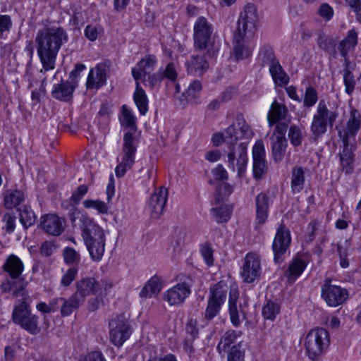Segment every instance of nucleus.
Instances as JSON below:
<instances>
[{
    "instance_id": "11",
    "label": "nucleus",
    "mask_w": 361,
    "mask_h": 361,
    "mask_svg": "<svg viewBox=\"0 0 361 361\" xmlns=\"http://www.w3.org/2000/svg\"><path fill=\"white\" fill-rule=\"evenodd\" d=\"M109 326L110 341L116 346H121L131 334L128 319L123 314L113 318Z\"/></svg>"
},
{
    "instance_id": "1",
    "label": "nucleus",
    "mask_w": 361,
    "mask_h": 361,
    "mask_svg": "<svg viewBox=\"0 0 361 361\" xmlns=\"http://www.w3.org/2000/svg\"><path fill=\"white\" fill-rule=\"evenodd\" d=\"M68 41V35L61 27H50L39 30L37 34V52L42 65L40 73L55 68L56 59L61 46Z\"/></svg>"
},
{
    "instance_id": "40",
    "label": "nucleus",
    "mask_w": 361,
    "mask_h": 361,
    "mask_svg": "<svg viewBox=\"0 0 361 361\" xmlns=\"http://www.w3.org/2000/svg\"><path fill=\"white\" fill-rule=\"evenodd\" d=\"M269 71L276 84L281 85L288 82V78L278 61L269 66Z\"/></svg>"
},
{
    "instance_id": "12",
    "label": "nucleus",
    "mask_w": 361,
    "mask_h": 361,
    "mask_svg": "<svg viewBox=\"0 0 361 361\" xmlns=\"http://www.w3.org/2000/svg\"><path fill=\"white\" fill-rule=\"evenodd\" d=\"M331 283V279L329 278L324 281L322 286V297L329 306L337 307L348 299V292L345 288Z\"/></svg>"
},
{
    "instance_id": "50",
    "label": "nucleus",
    "mask_w": 361,
    "mask_h": 361,
    "mask_svg": "<svg viewBox=\"0 0 361 361\" xmlns=\"http://www.w3.org/2000/svg\"><path fill=\"white\" fill-rule=\"evenodd\" d=\"M343 77L345 85V91L348 95H351L356 85L355 77L348 68H345L343 70Z\"/></svg>"
},
{
    "instance_id": "16",
    "label": "nucleus",
    "mask_w": 361,
    "mask_h": 361,
    "mask_svg": "<svg viewBox=\"0 0 361 361\" xmlns=\"http://www.w3.org/2000/svg\"><path fill=\"white\" fill-rule=\"evenodd\" d=\"M253 157V176L257 180L262 178L267 172V165L265 160V152L264 143L262 140H257L252 148Z\"/></svg>"
},
{
    "instance_id": "36",
    "label": "nucleus",
    "mask_w": 361,
    "mask_h": 361,
    "mask_svg": "<svg viewBox=\"0 0 361 361\" xmlns=\"http://www.w3.org/2000/svg\"><path fill=\"white\" fill-rule=\"evenodd\" d=\"M134 102L142 115L148 111V99L145 92L141 87L138 81H136V88L133 94Z\"/></svg>"
},
{
    "instance_id": "48",
    "label": "nucleus",
    "mask_w": 361,
    "mask_h": 361,
    "mask_svg": "<svg viewBox=\"0 0 361 361\" xmlns=\"http://www.w3.org/2000/svg\"><path fill=\"white\" fill-rule=\"evenodd\" d=\"M202 84L199 80L193 81L183 93V96L189 102H194L202 90Z\"/></svg>"
},
{
    "instance_id": "37",
    "label": "nucleus",
    "mask_w": 361,
    "mask_h": 361,
    "mask_svg": "<svg viewBox=\"0 0 361 361\" xmlns=\"http://www.w3.org/2000/svg\"><path fill=\"white\" fill-rule=\"evenodd\" d=\"M257 59L263 66H270L277 61L273 48L268 44H264L260 48Z\"/></svg>"
},
{
    "instance_id": "8",
    "label": "nucleus",
    "mask_w": 361,
    "mask_h": 361,
    "mask_svg": "<svg viewBox=\"0 0 361 361\" xmlns=\"http://www.w3.org/2000/svg\"><path fill=\"white\" fill-rule=\"evenodd\" d=\"M329 344V332L323 328L310 331L305 338L306 351L312 360H317L328 348Z\"/></svg>"
},
{
    "instance_id": "21",
    "label": "nucleus",
    "mask_w": 361,
    "mask_h": 361,
    "mask_svg": "<svg viewBox=\"0 0 361 361\" xmlns=\"http://www.w3.org/2000/svg\"><path fill=\"white\" fill-rule=\"evenodd\" d=\"M234 33L233 39L232 56L236 61L244 60L249 58L252 53L253 48L249 44L248 40L251 37H246L243 35Z\"/></svg>"
},
{
    "instance_id": "27",
    "label": "nucleus",
    "mask_w": 361,
    "mask_h": 361,
    "mask_svg": "<svg viewBox=\"0 0 361 361\" xmlns=\"http://www.w3.org/2000/svg\"><path fill=\"white\" fill-rule=\"evenodd\" d=\"M76 82L73 80L61 81V83L54 85L51 91L52 96L59 100L68 101L71 97L75 88L76 87Z\"/></svg>"
},
{
    "instance_id": "55",
    "label": "nucleus",
    "mask_w": 361,
    "mask_h": 361,
    "mask_svg": "<svg viewBox=\"0 0 361 361\" xmlns=\"http://www.w3.org/2000/svg\"><path fill=\"white\" fill-rule=\"evenodd\" d=\"M159 72L163 80L166 78L171 82H175L178 77L176 66L173 62L168 63L166 68L159 70Z\"/></svg>"
},
{
    "instance_id": "5",
    "label": "nucleus",
    "mask_w": 361,
    "mask_h": 361,
    "mask_svg": "<svg viewBox=\"0 0 361 361\" xmlns=\"http://www.w3.org/2000/svg\"><path fill=\"white\" fill-rule=\"evenodd\" d=\"M213 27L204 17H199L194 25L195 51H206L209 57L214 56L219 51V46L212 41Z\"/></svg>"
},
{
    "instance_id": "9",
    "label": "nucleus",
    "mask_w": 361,
    "mask_h": 361,
    "mask_svg": "<svg viewBox=\"0 0 361 361\" xmlns=\"http://www.w3.org/2000/svg\"><path fill=\"white\" fill-rule=\"evenodd\" d=\"M137 145L135 138L131 132H126L123 136V143L121 154V161L115 169L117 177H123L127 171L135 164Z\"/></svg>"
},
{
    "instance_id": "30",
    "label": "nucleus",
    "mask_w": 361,
    "mask_h": 361,
    "mask_svg": "<svg viewBox=\"0 0 361 361\" xmlns=\"http://www.w3.org/2000/svg\"><path fill=\"white\" fill-rule=\"evenodd\" d=\"M228 290V287L226 283H218L210 288L208 300L221 306L226 300Z\"/></svg>"
},
{
    "instance_id": "64",
    "label": "nucleus",
    "mask_w": 361,
    "mask_h": 361,
    "mask_svg": "<svg viewBox=\"0 0 361 361\" xmlns=\"http://www.w3.org/2000/svg\"><path fill=\"white\" fill-rule=\"evenodd\" d=\"M356 14V20L361 23V0H345Z\"/></svg>"
},
{
    "instance_id": "42",
    "label": "nucleus",
    "mask_w": 361,
    "mask_h": 361,
    "mask_svg": "<svg viewBox=\"0 0 361 361\" xmlns=\"http://www.w3.org/2000/svg\"><path fill=\"white\" fill-rule=\"evenodd\" d=\"M307 267V263L305 260L295 258L289 265L288 267V278L291 280H295L303 272Z\"/></svg>"
},
{
    "instance_id": "25",
    "label": "nucleus",
    "mask_w": 361,
    "mask_h": 361,
    "mask_svg": "<svg viewBox=\"0 0 361 361\" xmlns=\"http://www.w3.org/2000/svg\"><path fill=\"white\" fill-rule=\"evenodd\" d=\"M271 201L267 194L261 192L255 198L256 219L259 224H264L268 218V211Z\"/></svg>"
},
{
    "instance_id": "53",
    "label": "nucleus",
    "mask_w": 361,
    "mask_h": 361,
    "mask_svg": "<svg viewBox=\"0 0 361 361\" xmlns=\"http://www.w3.org/2000/svg\"><path fill=\"white\" fill-rule=\"evenodd\" d=\"M318 101V94L313 87L306 88L303 99V106L305 107L313 106Z\"/></svg>"
},
{
    "instance_id": "4",
    "label": "nucleus",
    "mask_w": 361,
    "mask_h": 361,
    "mask_svg": "<svg viewBox=\"0 0 361 361\" xmlns=\"http://www.w3.org/2000/svg\"><path fill=\"white\" fill-rule=\"evenodd\" d=\"M22 297V299L18 300L14 305L12 320L30 334H37L40 331L39 317L32 313L30 305L27 302L30 299L27 293L25 292V295Z\"/></svg>"
},
{
    "instance_id": "17",
    "label": "nucleus",
    "mask_w": 361,
    "mask_h": 361,
    "mask_svg": "<svg viewBox=\"0 0 361 361\" xmlns=\"http://www.w3.org/2000/svg\"><path fill=\"white\" fill-rule=\"evenodd\" d=\"M241 276L247 283L253 282L260 274V260L257 255L248 253L244 259Z\"/></svg>"
},
{
    "instance_id": "31",
    "label": "nucleus",
    "mask_w": 361,
    "mask_h": 361,
    "mask_svg": "<svg viewBox=\"0 0 361 361\" xmlns=\"http://www.w3.org/2000/svg\"><path fill=\"white\" fill-rule=\"evenodd\" d=\"M162 288V282L160 277L152 276L142 288L140 295L144 298H152L159 293Z\"/></svg>"
},
{
    "instance_id": "62",
    "label": "nucleus",
    "mask_w": 361,
    "mask_h": 361,
    "mask_svg": "<svg viewBox=\"0 0 361 361\" xmlns=\"http://www.w3.org/2000/svg\"><path fill=\"white\" fill-rule=\"evenodd\" d=\"M87 192H88L87 185H80L73 192V195H72L71 199L75 204H77L80 202V200L87 193Z\"/></svg>"
},
{
    "instance_id": "56",
    "label": "nucleus",
    "mask_w": 361,
    "mask_h": 361,
    "mask_svg": "<svg viewBox=\"0 0 361 361\" xmlns=\"http://www.w3.org/2000/svg\"><path fill=\"white\" fill-rule=\"evenodd\" d=\"M187 235L186 232L184 230H180L177 234V238L176 240L172 241L171 247H173V255L176 257L181 251V247L184 243V239Z\"/></svg>"
},
{
    "instance_id": "26",
    "label": "nucleus",
    "mask_w": 361,
    "mask_h": 361,
    "mask_svg": "<svg viewBox=\"0 0 361 361\" xmlns=\"http://www.w3.org/2000/svg\"><path fill=\"white\" fill-rule=\"evenodd\" d=\"M157 63V59L154 55H147L137 63V68L132 69V75L135 81H138L142 76L146 77L148 71L153 70Z\"/></svg>"
},
{
    "instance_id": "59",
    "label": "nucleus",
    "mask_w": 361,
    "mask_h": 361,
    "mask_svg": "<svg viewBox=\"0 0 361 361\" xmlns=\"http://www.w3.org/2000/svg\"><path fill=\"white\" fill-rule=\"evenodd\" d=\"M200 252L202 257L204 258L205 263L208 266H212L214 264V251L212 247L209 244H203L201 245Z\"/></svg>"
},
{
    "instance_id": "51",
    "label": "nucleus",
    "mask_w": 361,
    "mask_h": 361,
    "mask_svg": "<svg viewBox=\"0 0 361 361\" xmlns=\"http://www.w3.org/2000/svg\"><path fill=\"white\" fill-rule=\"evenodd\" d=\"M240 348V343L231 347L226 352L227 361H245V351Z\"/></svg>"
},
{
    "instance_id": "7",
    "label": "nucleus",
    "mask_w": 361,
    "mask_h": 361,
    "mask_svg": "<svg viewBox=\"0 0 361 361\" xmlns=\"http://www.w3.org/2000/svg\"><path fill=\"white\" fill-rule=\"evenodd\" d=\"M339 113L337 109H329L324 99H321L317 106L311 123V132L317 140L327 131V127H333Z\"/></svg>"
},
{
    "instance_id": "58",
    "label": "nucleus",
    "mask_w": 361,
    "mask_h": 361,
    "mask_svg": "<svg viewBox=\"0 0 361 361\" xmlns=\"http://www.w3.org/2000/svg\"><path fill=\"white\" fill-rule=\"evenodd\" d=\"M78 275V269L75 267L69 268L62 276L61 285L63 287L69 286L75 279Z\"/></svg>"
},
{
    "instance_id": "54",
    "label": "nucleus",
    "mask_w": 361,
    "mask_h": 361,
    "mask_svg": "<svg viewBox=\"0 0 361 361\" xmlns=\"http://www.w3.org/2000/svg\"><path fill=\"white\" fill-rule=\"evenodd\" d=\"M288 137L293 146H300L302 141V133L301 129L298 126H291L289 129Z\"/></svg>"
},
{
    "instance_id": "46",
    "label": "nucleus",
    "mask_w": 361,
    "mask_h": 361,
    "mask_svg": "<svg viewBox=\"0 0 361 361\" xmlns=\"http://www.w3.org/2000/svg\"><path fill=\"white\" fill-rule=\"evenodd\" d=\"M121 126L135 132L137 130L136 118L125 105L122 106V116L120 118Z\"/></svg>"
},
{
    "instance_id": "22",
    "label": "nucleus",
    "mask_w": 361,
    "mask_h": 361,
    "mask_svg": "<svg viewBox=\"0 0 361 361\" xmlns=\"http://www.w3.org/2000/svg\"><path fill=\"white\" fill-rule=\"evenodd\" d=\"M76 290L74 294L85 302L87 296L95 294L99 288V284L93 277H85L75 283Z\"/></svg>"
},
{
    "instance_id": "34",
    "label": "nucleus",
    "mask_w": 361,
    "mask_h": 361,
    "mask_svg": "<svg viewBox=\"0 0 361 361\" xmlns=\"http://www.w3.org/2000/svg\"><path fill=\"white\" fill-rule=\"evenodd\" d=\"M357 44V32L352 29L348 31L346 37L343 39L340 44L338 49L340 50L341 55L347 61V55L348 50L354 49Z\"/></svg>"
},
{
    "instance_id": "52",
    "label": "nucleus",
    "mask_w": 361,
    "mask_h": 361,
    "mask_svg": "<svg viewBox=\"0 0 361 361\" xmlns=\"http://www.w3.org/2000/svg\"><path fill=\"white\" fill-rule=\"evenodd\" d=\"M64 262L67 264L76 265L80 261V255L72 247H66L63 252Z\"/></svg>"
},
{
    "instance_id": "33",
    "label": "nucleus",
    "mask_w": 361,
    "mask_h": 361,
    "mask_svg": "<svg viewBox=\"0 0 361 361\" xmlns=\"http://www.w3.org/2000/svg\"><path fill=\"white\" fill-rule=\"evenodd\" d=\"M84 302L78 298L74 293L72 294L68 299L63 298L62 304L61 305V316L68 317L71 315Z\"/></svg>"
},
{
    "instance_id": "20",
    "label": "nucleus",
    "mask_w": 361,
    "mask_h": 361,
    "mask_svg": "<svg viewBox=\"0 0 361 361\" xmlns=\"http://www.w3.org/2000/svg\"><path fill=\"white\" fill-rule=\"evenodd\" d=\"M190 294V285L187 282L176 284L164 294V300L170 305L183 303Z\"/></svg>"
},
{
    "instance_id": "28",
    "label": "nucleus",
    "mask_w": 361,
    "mask_h": 361,
    "mask_svg": "<svg viewBox=\"0 0 361 361\" xmlns=\"http://www.w3.org/2000/svg\"><path fill=\"white\" fill-rule=\"evenodd\" d=\"M288 114L286 106L281 103L274 100L270 106L267 115V120L269 126H272L274 123L279 121L286 119Z\"/></svg>"
},
{
    "instance_id": "18",
    "label": "nucleus",
    "mask_w": 361,
    "mask_h": 361,
    "mask_svg": "<svg viewBox=\"0 0 361 361\" xmlns=\"http://www.w3.org/2000/svg\"><path fill=\"white\" fill-rule=\"evenodd\" d=\"M360 127L361 114L357 109H352L345 129L338 132V135L342 139L343 145H349V140L356 135Z\"/></svg>"
},
{
    "instance_id": "2",
    "label": "nucleus",
    "mask_w": 361,
    "mask_h": 361,
    "mask_svg": "<svg viewBox=\"0 0 361 361\" xmlns=\"http://www.w3.org/2000/svg\"><path fill=\"white\" fill-rule=\"evenodd\" d=\"M82 236L91 259L94 262L101 261L106 245L104 230L97 224L87 214L79 217Z\"/></svg>"
},
{
    "instance_id": "32",
    "label": "nucleus",
    "mask_w": 361,
    "mask_h": 361,
    "mask_svg": "<svg viewBox=\"0 0 361 361\" xmlns=\"http://www.w3.org/2000/svg\"><path fill=\"white\" fill-rule=\"evenodd\" d=\"M25 200L23 192L18 190H8L4 196V204L6 209H11L20 204Z\"/></svg>"
},
{
    "instance_id": "38",
    "label": "nucleus",
    "mask_w": 361,
    "mask_h": 361,
    "mask_svg": "<svg viewBox=\"0 0 361 361\" xmlns=\"http://www.w3.org/2000/svg\"><path fill=\"white\" fill-rule=\"evenodd\" d=\"M229 293L228 307L231 321L234 326H238L240 324V319L236 305L238 298V291L236 289H231Z\"/></svg>"
},
{
    "instance_id": "19",
    "label": "nucleus",
    "mask_w": 361,
    "mask_h": 361,
    "mask_svg": "<svg viewBox=\"0 0 361 361\" xmlns=\"http://www.w3.org/2000/svg\"><path fill=\"white\" fill-rule=\"evenodd\" d=\"M109 71V66L106 63H99L92 68L87 76V88L97 90L103 86L106 83Z\"/></svg>"
},
{
    "instance_id": "60",
    "label": "nucleus",
    "mask_w": 361,
    "mask_h": 361,
    "mask_svg": "<svg viewBox=\"0 0 361 361\" xmlns=\"http://www.w3.org/2000/svg\"><path fill=\"white\" fill-rule=\"evenodd\" d=\"M12 27V20L8 15L0 14V39L4 37V33L9 32Z\"/></svg>"
},
{
    "instance_id": "10",
    "label": "nucleus",
    "mask_w": 361,
    "mask_h": 361,
    "mask_svg": "<svg viewBox=\"0 0 361 361\" xmlns=\"http://www.w3.org/2000/svg\"><path fill=\"white\" fill-rule=\"evenodd\" d=\"M257 8L253 4H247L240 14L234 33L252 37L257 30Z\"/></svg>"
},
{
    "instance_id": "41",
    "label": "nucleus",
    "mask_w": 361,
    "mask_h": 361,
    "mask_svg": "<svg viewBox=\"0 0 361 361\" xmlns=\"http://www.w3.org/2000/svg\"><path fill=\"white\" fill-rule=\"evenodd\" d=\"M305 183V172L302 167H295L292 171L291 188L293 192H300Z\"/></svg>"
},
{
    "instance_id": "3",
    "label": "nucleus",
    "mask_w": 361,
    "mask_h": 361,
    "mask_svg": "<svg viewBox=\"0 0 361 361\" xmlns=\"http://www.w3.org/2000/svg\"><path fill=\"white\" fill-rule=\"evenodd\" d=\"M3 270L8 274V278L0 285L1 293L11 292L15 298L24 296L26 282L22 276L24 270L22 260L15 255H10L3 265Z\"/></svg>"
},
{
    "instance_id": "29",
    "label": "nucleus",
    "mask_w": 361,
    "mask_h": 361,
    "mask_svg": "<svg viewBox=\"0 0 361 361\" xmlns=\"http://www.w3.org/2000/svg\"><path fill=\"white\" fill-rule=\"evenodd\" d=\"M242 332L240 331L228 330L221 337L218 345L217 351L221 355L231 348V344L234 343L238 338L240 337Z\"/></svg>"
},
{
    "instance_id": "13",
    "label": "nucleus",
    "mask_w": 361,
    "mask_h": 361,
    "mask_svg": "<svg viewBox=\"0 0 361 361\" xmlns=\"http://www.w3.org/2000/svg\"><path fill=\"white\" fill-rule=\"evenodd\" d=\"M290 242L289 229L283 224H281L277 228L272 244L274 260L276 263H281L283 261V255L288 249Z\"/></svg>"
},
{
    "instance_id": "43",
    "label": "nucleus",
    "mask_w": 361,
    "mask_h": 361,
    "mask_svg": "<svg viewBox=\"0 0 361 361\" xmlns=\"http://www.w3.org/2000/svg\"><path fill=\"white\" fill-rule=\"evenodd\" d=\"M212 214L217 223L226 222L231 217L232 207L229 205H221L211 210Z\"/></svg>"
},
{
    "instance_id": "39",
    "label": "nucleus",
    "mask_w": 361,
    "mask_h": 361,
    "mask_svg": "<svg viewBox=\"0 0 361 361\" xmlns=\"http://www.w3.org/2000/svg\"><path fill=\"white\" fill-rule=\"evenodd\" d=\"M341 164L345 173H350L353 170V154L349 145H344L343 151L339 154Z\"/></svg>"
},
{
    "instance_id": "57",
    "label": "nucleus",
    "mask_w": 361,
    "mask_h": 361,
    "mask_svg": "<svg viewBox=\"0 0 361 361\" xmlns=\"http://www.w3.org/2000/svg\"><path fill=\"white\" fill-rule=\"evenodd\" d=\"M221 307L219 305L214 303L213 300H208L207 306L204 312V319L210 321L214 319L219 312Z\"/></svg>"
},
{
    "instance_id": "44",
    "label": "nucleus",
    "mask_w": 361,
    "mask_h": 361,
    "mask_svg": "<svg viewBox=\"0 0 361 361\" xmlns=\"http://www.w3.org/2000/svg\"><path fill=\"white\" fill-rule=\"evenodd\" d=\"M280 311L281 307L277 302L269 300L263 307L262 315L265 319L274 321Z\"/></svg>"
},
{
    "instance_id": "63",
    "label": "nucleus",
    "mask_w": 361,
    "mask_h": 361,
    "mask_svg": "<svg viewBox=\"0 0 361 361\" xmlns=\"http://www.w3.org/2000/svg\"><path fill=\"white\" fill-rule=\"evenodd\" d=\"M227 94H228L227 92H224L222 94L221 99H214L212 100L207 105V109L211 111H214L219 109V108L220 107V105L222 103H224V102L228 101V99H231L230 97H227Z\"/></svg>"
},
{
    "instance_id": "61",
    "label": "nucleus",
    "mask_w": 361,
    "mask_h": 361,
    "mask_svg": "<svg viewBox=\"0 0 361 361\" xmlns=\"http://www.w3.org/2000/svg\"><path fill=\"white\" fill-rule=\"evenodd\" d=\"M317 13L325 20H330L334 16V9L326 3L322 4L317 11Z\"/></svg>"
},
{
    "instance_id": "35",
    "label": "nucleus",
    "mask_w": 361,
    "mask_h": 361,
    "mask_svg": "<svg viewBox=\"0 0 361 361\" xmlns=\"http://www.w3.org/2000/svg\"><path fill=\"white\" fill-rule=\"evenodd\" d=\"M271 145L272 156L276 162L281 161L285 155L287 147L286 139H279L275 137H271Z\"/></svg>"
},
{
    "instance_id": "45",
    "label": "nucleus",
    "mask_w": 361,
    "mask_h": 361,
    "mask_svg": "<svg viewBox=\"0 0 361 361\" xmlns=\"http://www.w3.org/2000/svg\"><path fill=\"white\" fill-rule=\"evenodd\" d=\"M35 221L36 216L29 206L25 205L20 210V221L25 229L32 226Z\"/></svg>"
},
{
    "instance_id": "47",
    "label": "nucleus",
    "mask_w": 361,
    "mask_h": 361,
    "mask_svg": "<svg viewBox=\"0 0 361 361\" xmlns=\"http://www.w3.org/2000/svg\"><path fill=\"white\" fill-rule=\"evenodd\" d=\"M16 216L13 212H6L3 216L1 221L3 223L2 229L6 231V233H12L14 232L16 228Z\"/></svg>"
},
{
    "instance_id": "49",
    "label": "nucleus",
    "mask_w": 361,
    "mask_h": 361,
    "mask_svg": "<svg viewBox=\"0 0 361 361\" xmlns=\"http://www.w3.org/2000/svg\"><path fill=\"white\" fill-rule=\"evenodd\" d=\"M82 204L86 209H94L99 214H107L109 210L107 204L99 200H85Z\"/></svg>"
},
{
    "instance_id": "14",
    "label": "nucleus",
    "mask_w": 361,
    "mask_h": 361,
    "mask_svg": "<svg viewBox=\"0 0 361 361\" xmlns=\"http://www.w3.org/2000/svg\"><path fill=\"white\" fill-rule=\"evenodd\" d=\"M253 133L246 123L242 114H237L235 121L226 130V137L229 142H233L238 146L237 142L241 139H250Z\"/></svg>"
},
{
    "instance_id": "24",
    "label": "nucleus",
    "mask_w": 361,
    "mask_h": 361,
    "mask_svg": "<svg viewBox=\"0 0 361 361\" xmlns=\"http://www.w3.org/2000/svg\"><path fill=\"white\" fill-rule=\"evenodd\" d=\"M63 223L59 216L49 214L42 216L40 226L47 233L57 236L63 231Z\"/></svg>"
},
{
    "instance_id": "15",
    "label": "nucleus",
    "mask_w": 361,
    "mask_h": 361,
    "mask_svg": "<svg viewBox=\"0 0 361 361\" xmlns=\"http://www.w3.org/2000/svg\"><path fill=\"white\" fill-rule=\"evenodd\" d=\"M168 198V190L164 187L156 189L148 202V209L152 219H159L163 214Z\"/></svg>"
},
{
    "instance_id": "6",
    "label": "nucleus",
    "mask_w": 361,
    "mask_h": 361,
    "mask_svg": "<svg viewBox=\"0 0 361 361\" xmlns=\"http://www.w3.org/2000/svg\"><path fill=\"white\" fill-rule=\"evenodd\" d=\"M226 137V130L223 133H216L212 137V142L214 146H219L223 142L228 145V167L235 171L236 160V166L238 176L241 177L244 175L247 164V157L245 147L243 144L238 146L234 145L233 142H229Z\"/></svg>"
},
{
    "instance_id": "23",
    "label": "nucleus",
    "mask_w": 361,
    "mask_h": 361,
    "mask_svg": "<svg viewBox=\"0 0 361 361\" xmlns=\"http://www.w3.org/2000/svg\"><path fill=\"white\" fill-rule=\"evenodd\" d=\"M206 56L208 57L206 52L205 54L202 53L193 54L190 56V59L186 62L188 73L197 76L202 75L208 70L209 66ZM209 58L210 57L209 56Z\"/></svg>"
}]
</instances>
